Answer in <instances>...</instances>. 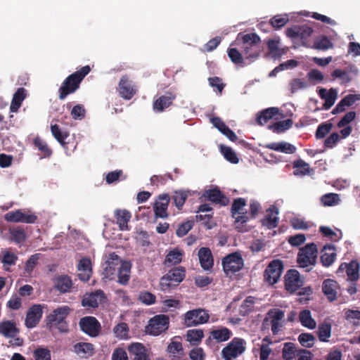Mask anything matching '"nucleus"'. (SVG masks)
<instances>
[{
    "label": "nucleus",
    "instance_id": "f257e3e1",
    "mask_svg": "<svg viewBox=\"0 0 360 360\" xmlns=\"http://www.w3.org/2000/svg\"><path fill=\"white\" fill-rule=\"evenodd\" d=\"M90 71V66L85 65L66 77L58 89V98L63 101L68 95L74 94L79 88L81 82Z\"/></svg>",
    "mask_w": 360,
    "mask_h": 360
},
{
    "label": "nucleus",
    "instance_id": "f03ea898",
    "mask_svg": "<svg viewBox=\"0 0 360 360\" xmlns=\"http://www.w3.org/2000/svg\"><path fill=\"white\" fill-rule=\"evenodd\" d=\"M70 311V308L68 306L59 307L55 309L50 314L46 316L45 322L46 327L50 330L55 328L61 333H68L69 328L66 319Z\"/></svg>",
    "mask_w": 360,
    "mask_h": 360
},
{
    "label": "nucleus",
    "instance_id": "7ed1b4c3",
    "mask_svg": "<svg viewBox=\"0 0 360 360\" xmlns=\"http://www.w3.org/2000/svg\"><path fill=\"white\" fill-rule=\"evenodd\" d=\"M242 49L245 58L253 61L261 53V39L256 33H248L242 36Z\"/></svg>",
    "mask_w": 360,
    "mask_h": 360
},
{
    "label": "nucleus",
    "instance_id": "20e7f679",
    "mask_svg": "<svg viewBox=\"0 0 360 360\" xmlns=\"http://www.w3.org/2000/svg\"><path fill=\"white\" fill-rule=\"evenodd\" d=\"M186 277V269L183 266L174 267L164 275L160 281V287L162 291H169L174 288L184 281Z\"/></svg>",
    "mask_w": 360,
    "mask_h": 360
},
{
    "label": "nucleus",
    "instance_id": "39448f33",
    "mask_svg": "<svg viewBox=\"0 0 360 360\" xmlns=\"http://www.w3.org/2000/svg\"><path fill=\"white\" fill-rule=\"evenodd\" d=\"M284 311L279 309H271L264 319L262 322V328H269L271 326V329L274 335H277L283 327L282 321L284 319Z\"/></svg>",
    "mask_w": 360,
    "mask_h": 360
},
{
    "label": "nucleus",
    "instance_id": "423d86ee",
    "mask_svg": "<svg viewBox=\"0 0 360 360\" xmlns=\"http://www.w3.org/2000/svg\"><path fill=\"white\" fill-rule=\"evenodd\" d=\"M318 250L314 243H308L300 249L297 262L300 267L304 268L314 265L316 262Z\"/></svg>",
    "mask_w": 360,
    "mask_h": 360
},
{
    "label": "nucleus",
    "instance_id": "0eeeda50",
    "mask_svg": "<svg viewBox=\"0 0 360 360\" xmlns=\"http://www.w3.org/2000/svg\"><path fill=\"white\" fill-rule=\"evenodd\" d=\"M246 349V342L241 338H233L221 350L224 360L237 358L244 353Z\"/></svg>",
    "mask_w": 360,
    "mask_h": 360
},
{
    "label": "nucleus",
    "instance_id": "6e6552de",
    "mask_svg": "<svg viewBox=\"0 0 360 360\" xmlns=\"http://www.w3.org/2000/svg\"><path fill=\"white\" fill-rule=\"evenodd\" d=\"M169 324V318L167 315H155L149 320L146 330L149 335L158 336L168 329Z\"/></svg>",
    "mask_w": 360,
    "mask_h": 360
},
{
    "label": "nucleus",
    "instance_id": "1a4fd4ad",
    "mask_svg": "<svg viewBox=\"0 0 360 360\" xmlns=\"http://www.w3.org/2000/svg\"><path fill=\"white\" fill-rule=\"evenodd\" d=\"M223 271L226 276H232L239 271L244 265L243 259L239 252L231 253L222 259Z\"/></svg>",
    "mask_w": 360,
    "mask_h": 360
},
{
    "label": "nucleus",
    "instance_id": "9d476101",
    "mask_svg": "<svg viewBox=\"0 0 360 360\" xmlns=\"http://www.w3.org/2000/svg\"><path fill=\"white\" fill-rule=\"evenodd\" d=\"M247 200L243 198L233 200L231 207V214L235 219V224H244L250 220L247 210L245 209Z\"/></svg>",
    "mask_w": 360,
    "mask_h": 360
},
{
    "label": "nucleus",
    "instance_id": "9b49d317",
    "mask_svg": "<svg viewBox=\"0 0 360 360\" xmlns=\"http://www.w3.org/2000/svg\"><path fill=\"white\" fill-rule=\"evenodd\" d=\"M283 262L280 259L272 260L266 266L264 273V279L269 285H274L281 278L283 271Z\"/></svg>",
    "mask_w": 360,
    "mask_h": 360
},
{
    "label": "nucleus",
    "instance_id": "f8f14e48",
    "mask_svg": "<svg viewBox=\"0 0 360 360\" xmlns=\"http://www.w3.org/2000/svg\"><path fill=\"white\" fill-rule=\"evenodd\" d=\"M210 315L202 309H196L185 314L184 321L188 327L205 323L208 321Z\"/></svg>",
    "mask_w": 360,
    "mask_h": 360
},
{
    "label": "nucleus",
    "instance_id": "ddd939ff",
    "mask_svg": "<svg viewBox=\"0 0 360 360\" xmlns=\"http://www.w3.org/2000/svg\"><path fill=\"white\" fill-rule=\"evenodd\" d=\"M117 91L121 98L130 100L137 94V86L127 75H124L119 82Z\"/></svg>",
    "mask_w": 360,
    "mask_h": 360
},
{
    "label": "nucleus",
    "instance_id": "4468645a",
    "mask_svg": "<svg viewBox=\"0 0 360 360\" xmlns=\"http://www.w3.org/2000/svg\"><path fill=\"white\" fill-rule=\"evenodd\" d=\"M321 290L322 292L330 302L335 301L341 292L340 285L338 282L331 278L323 280Z\"/></svg>",
    "mask_w": 360,
    "mask_h": 360
},
{
    "label": "nucleus",
    "instance_id": "2eb2a0df",
    "mask_svg": "<svg viewBox=\"0 0 360 360\" xmlns=\"http://www.w3.org/2000/svg\"><path fill=\"white\" fill-rule=\"evenodd\" d=\"M284 278L285 288L290 293L295 292L304 284V281L300 278V273L295 269L288 270Z\"/></svg>",
    "mask_w": 360,
    "mask_h": 360
},
{
    "label": "nucleus",
    "instance_id": "dca6fc26",
    "mask_svg": "<svg viewBox=\"0 0 360 360\" xmlns=\"http://www.w3.org/2000/svg\"><path fill=\"white\" fill-rule=\"evenodd\" d=\"M81 330L91 337H96L101 330L99 321L94 316H86L80 319Z\"/></svg>",
    "mask_w": 360,
    "mask_h": 360
},
{
    "label": "nucleus",
    "instance_id": "f3484780",
    "mask_svg": "<svg viewBox=\"0 0 360 360\" xmlns=\"http://www.w3.org/2000/svg\"><path fill=\"white\" fill-rule=\"evenodd\" d=\"M43 315V308L41 304H35L31 306L26 314L25 325L27 328H33L40 321Z\"/></svg>",
    "mask_w": 360,
    "mask_h": 360
},
{
    "label": "nucleus",
    "instance_id": "a211bd4d",
    "mask_svg": "<svg viewBox=\"0 0 360 360\" xmlns=\"http://www.w3.org/2000/svg\"><path fill=\"white\" fill-rule=\"evenodd\" d=\"M233 333L226 327H221L210 331V335L205 340L206 345L211 346L214 342L220 343L226 342L231 338Z\"/></svg>",
    "mask_w": 360,
    "mask_h": 360
},
{
    "label": "nucleus",
    "instance_id": "6ab92c4d",
    "mask_svg": "<svg viewBox=\"0 0 360 360\" xmlns=\"http://www.w3.org/2000/svg\"><path fill=\"white\" fill-rule=\"evenodd\" d=\"M202 197L205 198L208 201L220 206H226L229 203V198L226 196L217 186L205 190L202 194Z\"/></svg>",
    "mask_w": 360,
    "mask_h": 360
},
{
    "label": "nucleus",
    "instance_id": "aec40b11",
    "mask_svg": "<svg viewBox=\"0 0 360 360\" xmlns=\"http://www.w3.org/2000/svg\"><path fill=\"white\" fill-rule=\"evenodd\" d=\"M170 201V198L168 194H162L159 196L153 205V211L155 218H167L169 214L167 212L168 205Z\"/></svg>",
    "mask_w": 360,
    "mask_h": 360
},
{
    "label": "nucleus",
    "instance_id": "412c9836",
    "mask_svg": "<svg viewBox=\"0 0 360 360\" xmlns=\"http://www.w3.org/2000/svg\"><path fill=\"white\" fill-rule=\"evenodd\" d=\"M266 216L260 220L261 224L266 227L268 229H273L278 226L279 218L277 217L278 214V209L272 205L266 210Z\"/></svg>",
    "mask_w": 360,
    "mask_h": 360
},
{
    "label": "nucleus",
    "instance_id": "4be33fe9",
    "mask_svg": "<svg viewBox=\"0 0 360 360\" xmlns=\"http://www.w3.org/2000/svg\"><path fill=\"white\" fill-rule=\"evenodd\" d=\"M52 281L54 288L61 293L69 292L73 285L72 278L68 275L56 276L53 278Z\"/></svg>",
    "mask_w": 360,
    "mask_h": 360
},
{
    "label": "nucleus",
    "instance_id": "5701e85b",
    "mask_svg": "<svg viewBox=\"0 0 360 360\" xmlns=\"http://www.w3.org/2000/svg\"><path fill=\"white\" fill-rule=\"evenodd\" d=\"M176 98V94L172 91H167L164 95L158 98L153 102V109L156 112H162L169 107Z\"/></svg>",
    "mask_w": 360,
    "mask_h": 360
},
{
    "label": "nucleus",
    "instance_id": "b1692460",
    "mask_svg": "<svg viewBox=\"0 0 360 360\" xmlns=\"http://www.w3.org/2000/svg\"><path fill=\"white\" fill-rule=\"evenodd\" d=\"M318 94L321 99L325 101L323 104V109L324 110L330 109L334 105L338 98V91L333 88L329 91L324 88H320L318 91Z\"/></svg>",
    "mask_w": 360,
    "mask_h": 360
},
{
    "label": "nucleus",
    "instance_id": "393cba45",
    "mask_svg": "<svg viewBox=\"0 0 360 360\" xmlns=\"http://www.w3.org/2000/svg\"><path fill=\"white\" fill-rule=\"evenodd\" d=\"M20 329L13 320H6L0 322V334L4 337L15 338L18 335Z\"/></svg>",
    "mask_w": 360,
    "mask_h": 360
},
{
    "label": "nucleus",
    "instance_id": "a878e982",
    "mask_svg": "<svg viewBox=\"0 0 360 360\" xmlns=\"http://www.w3.org/2000/svg\"><path fill=\"white\" fill-rule=\"evenodd\" d=\"M128 351L134 356V360H150L146 347L139 342L132 343L128 346Z\"/></svg>",
    "mask_w": 360,
    "mask_h": 360
},
{
    "label": "nucleus",
    "instance_id": "bb28decb",
    "mask_svg": "<svg viewBox=\"0 0 360 360\" xmlns=\"http://www.w3.org/2000/svg\"><path fill=\"white\" fill-rule=\"evenodd\" d=\"M336 258L335 248L333 245H324L320 257L323 266L328 267L335 262Z\"/></svg>",
    "mask_w": 360,
    "mask_h": 360
},
{
    "label": "nucleus",
    "instance_id": "cd10ccee",
    "mask_svg": "<svg viewBox=\"0 0 360 360\" xmlns=\"http://www.w3.org/2000/svg\"><path fill=\"white\" fill-rule=\"evenodd\" d=\"M198 257L200 266L203 269L209 270L213 266V257L208 248H201L198 251Z\"/></svg>",
    "mask_w": 360,
    "mask_h": 360
},
{
    "label": "nucleus",
    "instance_id": "c85d7f7f",
    "mask_svg": "<svg viewBox=\"0 0 360 360\" xmlns=\"http://www.w3.org/2000/svg\"><path fill=\"white\" fill-rule=\"evenodd\" d=\"M73 352L82 358H86L93 355L94 346L89 342H78L74 345Z\"/></svg>",
    "mask_w": 360,
    "mask_h": 360
},
{
    "label": "nucleus",
    "instance_id": "c756f323",
    "mask_svg": "<svg viewBox=\"0 0 360 360\" xmlns=\"http://www.w3.org/2000/svg\"><path fill=\"white\" fill-rule=\"evenodd\" d=\"M103 298H105L104 292L101 290H96L84 297L82 301V304L84 307L96 308L98 307V299L101 302Z\"/></svg>",
    "mask_w": 360,
    "mask_h": 360
},
{
    "label": "nucleus",
    "instance_id": "7c9ffc66",
    "mask_svg": "<svg viewBox=\"0 0 360 360\" xmlns=\"http://www.w3.org/2000/svg\"><path fill=\"white\" fill-rule=\"evenodd\" d=\"M26 90L23 87L18 88L13 94L10 105V110L13 112H16L20 108L22 101L26 98Z\"/></svg>",
    "mask_w": 360,
    "mask_h": 360
},
{
    "label": "nucleus",
    "instance_id": "2f4dec72",
    "mask_svg": "<svg viewBox=\"0 0 360 360\" xmlns=\"http://www.w3.org/2000/svg\"><path fill=\"white\" fill-rule=\"evenodd\" d=\"M115 215L120 229L129 230L128 222L131 217V213L126 210H116Z\"/></svg>",
    "mask_w": 360,
    "mask_h": 360
},
{
    "label": "nucleus",
    "instance_id": "473e14b6",
    "mask_svg": "<svg viewBox=\"0 0 360 360\" xmlns=\"http://www.w3.org/2000/svg\"><path fill=\"white\" fill-rule=\"evenodd\" d=\"M357 99L356 94L347 95L333 108L332 114L335 115L344 112L347 106H351Z\"/></svg>",
    "mask_w": 360,
    "mask_h": 360
},
{
    "label": "nucleus",
    "instance_id": "72a5a7b5",
    "mask_svg": "<svg viewBox=\"0 0 360 360\" xmlns=\"http://www.w3.org/2000/svg\"><path fill=\"white\" fill-rule=\"evenodd\" d=\"M265 147L271 150L282 152L287 154H292L296 150V148L295 146L284 141L279 143L274 142L268 143L265 145Z\"/></svg>",
    "mask_w": 360,
    "mask_h": 360
},
{
    "label": "nucleus",
    "instance_id": "f704fd0d",
    "mask_svg": "<svg viewBox=\"0 0 360 360\" xmlns=\"http://www.w3.org/2000/svg\"><path fill=\"white\" fill-rule=\"evenodd\" d=\"M131 264L129 262H122L118 269V283L126 285L130 277Z\"/></svg>",
    "mask_w": 360,
    "mask_h": 360
},
{
    "label": "nucleus",
    "instance_id": "c9c22d12",
    "mask_svg": "<svg viewBox=\"0 0 360 360\" xmlns=\"http://www.w3.org/2000/svg\"><path fill=\"white\" fill-rule=\"evenodd\" d=\"M279 113L278 108H269L261 111L257 117V123L260 125H264L267 123L269 120L273 118L274 116Z\"/></svg>",
    "mask_w": 360,
    "mask_h": 360
},
{
    "label": "nucleus",
    "instance_id": "e433bc0d",
    "mask_svg": "<svg viewBox=\"0 0 360 360\" xmlns=\"http://www.w3.org/2000/svg\"><path fill=\"white\" fill-rule=\"evenodd\" d=\"M298 349L294 343L288 342L284 343L282 349V358L283 360H296Z\"/></svg>",
    "mask_w": 360,
    "mask_h": 360
},
{
    "label": "nucleus",
    "instance_id": "4c0bfd02",
    "mask_svg": "<svg viewBox=\"0 0 360 360\" xmlns=\"http://www.w3.org/2000/svg\"><path fill=\"white\" fill-rule=\"evenodd\" d=\"M299 321L303 326L309 329H314L316 326V321L311 317V311L308 309L300 312Z\"/></svg>",
    "mask_w": 360,
    "mask_h": 360
},
{
    "label": "nucleus",
    "instance_id": "58836bf2",
    "mask_svg": "<svg viewBox=\"0 0 360 360\" xmlns=\"http://www.w3.org/2000/svg\"><path fill=\"white\" fill-rule=\"evenodd\" d=\"M332 326L330 323L323 322L318 326L317 335L321 342H328L331 336Z\"/></svg>",
    "mask_w": 360,
    "mask_h": 360
},
{
    "label": "nucleus",
    "instance_id": "ea45409f",
    "mask_svg": "<svg viewBox=\"0 0 360 360\" xmlns=\"http://www.w3.org/2000/svg\"><path fill=\"white\" fill-rule=\"evenodd\" d=\"M203 336V330L201 329L188 330L186 335V340L193 346H198L201 342Z\"/></svg>",
    "mask_w": 360,
    "mask_h": 360
},
{
    "label": "nucleus",
    "instance_id": "a19ab883",
    "mask_svg": "<svg viewBox=\"0 0 360 360\" xmlns=\"http://www.w3.org/2000/svg\"><path fill=\"white\" fill-rule=\"evenodd\" d=\"M256 298L252 296L247 297L243 302L239 309V314L241 316H247L254 309Z\"/></svg>",
    "mask_w": 360,
    "mask_h": 360
},
{
    "label": "nucleus",
    "instance_id": "79ce46f5",
    "mask_svg": "<svg viewBox=\"0 0 360 360\" xmlns=\"http://www.w3.org/2000/svg\"><path fill=\"white\" fill-rule=\"evenodd\" d=\"M346 273L349 280L357 281L359 277V263L357 260H352L347 264Z\"/></svg>",
    "mask_w": 360,
    "mask_h": 360
},
{
    "label": "nucleus",
    "instance_id": "37998d69",
    "mask_svg": "<svg viewBox=\"0 0 360 360\" xmlns=\"http://www.w3.org/2000/svg\"><path fill=\"white\" fill-rule=\"evenodd\" d=\"M333 46V44L328 37L321 36L314 41L312 48L317 50H328Z\"/></svg>",
    "mask_w": 360,
    "mask_h": 360
},
{
    "label": "nucleus",
    "instance_id": "c03bdc74",
    "mask_svg": "<svg viewBox=\"0 0 360 360\" xmlns=\"http://www.w3.org/2000/svg\"><path fill=\"white\" fill-rule=\"evenodd\" d=\"M293 122L291 119L276 122L269 127L276 133H282L292 127Z\"/></svg>",
    "mask_w": 360,
    "mask_h": 360
},
{
    "label": "nucleus",
    "instance_id": "a18cd8bd",
    "mask_svg": "<svg viewBox=\"0 0 360 360\" xmlns=\"http://www.w3.org/2000/svg\"><path fill=\"white\" fill-rule=\"evenodd\" d=\"M293 168L295 169L293 174L295 176L306 175L309 172V165L302 160H295L293 162Z\"/></svg>",
    "mask_w": 360,
    "mask_h": 360
},
{
    "label": "nucleus",
    "instance_id": "49530a36",
    "mask_svg": "<svg viewBox=\"0 0 360 360\" xmlns=\"http://www.w3.org/2000/svg\"><path fill=\"white\" fill-rule=\"evenodd\" d=\"M51 131L53 137L63 146L65 144V140L68 137L69 134L62 131L56 124L51 125Z\"/></svg>",
    "mask_w": 360,
    "mask_h": 360
},
{
    "label": "nucleus",
    "instance_id": "de8ad7c7",
    "mask_svg": "<svg viewBox=\"0 0 360 360\" xmlns=\"http://www.w3.org/2000/svg\"><path fill=\"white\" fill-rule=\"evenodd\" d=\"M220 150L225 159L231 163L237 164L239 162V159L237 157L236 153L231 148L221 145L220 146Z\"/></svg>",
    "mask_w": 360,
    "mask_h": 360
},
{
    "label": "nucleus",
    "instance_id": "09e8293b",
    "mask_svg": "<svg viewBox=\"0 0 360 360\" xmlns=\"http://www.w3.org/2000/svg\"><path fill=\"white\" fill-rule=\"evenodd\" d=\"M316 338L314 335L308 333H301L298 336V341L302 347L311 348L314 346Z\"/></svg>",
    "mask_w": 360,
    "mask_h": 360
},
{
    "label": "nucleus",
    "instance_id": "8fccbe9b",
    "mask_svg": "<svg viewBox=\"0 0 360 360\" xmlns=\"http://www.w3.org/2000/svg\"><path fill=\"white\" fill-rule=\"evenodd\" d=\"M10 234L12 239L16 243H20L25 240L26 234L25 229L21 226H18L16 228L10 229Z\"/></svg>",
    "mask_w": 360,
    "mask_h": 360
},
{
    "label": "nucleus",
    "instance_id": "3c124183",
    "mask_svg": "<svg viewBox=\"0 0 360 360\" xmlns=\"http://www.w3.org/2000/svg\"><path fill=\"white\" fill-rule=\"evenodd\" d=\"M197 221H202L203 226L207 229H212L216 226V223L213 220V213L208 214H197L195 215Z\"/></svg>",
    "mask_w": 360,
    "mask_h": 360
},
{
    "label": "nucleus",
    "instance_id": "603ef678",
    "mask_svg": "<svg viewBox=\"0 0 360 360\" xmlns=\"http://www.w3.org/2000/svg\"><path fill=\"white\" fill-rule=\"evenodd\" d=\"M120 263L122 262L120 257L117 255H116L115 252L109 254L106 261L105 271L112 274V271L115 270V266L120 264Z\"/></svg>",
    "mask_w": 360,
    "mask_h": 360
},
{
    "label": "nucleus",
    "instance_id": "864d4df0",
    "mask_svg": "<svg viewBox=\"0 0 360 360\" xmlns=\"http://www.w3.org/2000/svg\"><path fill=\"white\" fill-rule=\"evenodd\" d=\"M182 253L180 250L176 249L170 251L166 256L165 263L166 264H176L181 262Z\"/></svg>",
    "mask_w": 360,
    "mask_h": 360
},
{
    "label": "nucleus",
    "instance_id": "5fc2aeb1",
    "mask_svg": "<svg viewBox=\"0 0 360 360\" xmlns=\"http://www.w3.org/2000/svg\"><path fill=\"white\" fill-rule=\"evenodd\" d=\"M188 198V192L184 191H175L172 195V199L176 207L181 210Z\"/></svg>",
    "mask_w": 360,
    "mask_h": 360
},
{
    "label": "nucleus",
    "instance_id": "6e6d98bb",
    "mask_svg": "<svg viewBox=\"0 0 360 360\" xmlns=\"http://www.w3.org/2000/svg\"><path fill=\"white\" fill-rule=\"evenodd\" d=\"M267 48L270 53L274 58H279L282 55V52L279 49V39H269L267 41Z\"/></svg>",
    "mask_w": 360,
    "mask_h": 360
},
{
    "label": "nucleus",
    "instance_id": "4d7b16f0",
    "mask_svg": "<svg viewBox=\"0 0 360 360\" xmlns=\"http://www.w3.org/2000/svg\"><path fill=\"white\" fill-rule=\"evenodd\" d=\"M288 22V18L287 15H275L270 19V25L275 29L278 30L284 27Z\"/></svg>",
    "mask_w": 360,
    "mask_h": 360
},
{
    "label": "nucleus",
    "instance_id": "13d9d810",
    "mask_svg": "<svg viewBox=\"0 0 360 360\" xmlns=\"http://www.w3.org/2000/svg\"><path fill=\"white\" fill-rule=\"evenodd\" d=\"M33 143L34 145L39 149V150L44 153V157H49L51 155V150L49 148L46 143L41 138L36 137L34 139Z\"/></svg>",
    "mask_w": 360,
    "mask_h": 360
},
{
    "label": "nucleus",
    "instance_id": "bf43d9fd",
    "mask_svg": "<svg viewBox=\"0 0 360 360\" xmlns=\"http://www.w3.org/2000/svg\"><path fill=\"white\" fill-rule=\"evenodd\" d=\"M115 336L119 338L126 339L128 338L129 328L126 323H118L114 328Z\"/></svg>",
    "mask_w": 360,
    "mask_h": 360
},
{
    "label": "nucleus",
    "instance_id": "052dcab7",
    "mask_svg": "<svg viewBox=\"0 0 360 360\" xmlns=\"http://www.w3.org/2000/svg\"><path fill=\"white\" fill-rule=\"evenodd\" d=\"M227 53L232 63L235 64H242L243 63V57L236 48L228 49Z\"/></svg>",
    "mask_w": 360,
    "mask_h": 360
},
{
    "label": "nucleus",
    "instance_id": "680f3d73",
    "mask_svg": "<svg viewBox=\"0 0 360 360\" xmlns=\"http://www.w3.org/2000/svg\"><path fill=\"white\" fill-rule=\"evenodd\" d=\"M34 360H51V352L47 348H37L33 352Z\"/></svg>",
    "mask_w": 360,
    "mask_h": 360
},
{
    "label": "nucleus",
    "instance_id": "e2e57ef3",
    "mask_svg": "<svg viewBox=\"0 0 360 360\" xmlns=\"http://www.w3.org/2000/svg\"><path fill=\"white\" fill-rule=\"evenodd\" d=\"M194 224V221H187L179 225L176 234L178 237H183L186 236L188 232L193 228Z\"/></svg>",
    "mask_w": 360,
    "mask_h": 360
},
{
    "label": "nucleus",
    "instance_id": "0e129e2a",
    "mask_svg": "<svg viewBox=\"0 0 360 360\" xmlns=\"http://www.w3.org/2000/svg\"><path fill=\"white\" fill-rule=\"evenodd\" d=\"M333 124L331 123H323L320 124L316 131V139L324 138L332 129Z\"/></svg>",
    "mask_w": 360,
    "mask_h": 360
},
{
    "label": "nucleus",
    "instance_id": "69168bd1",
    "mask_svg": "<svg viewBox=\"0 0 360 360\" xmlns=\"http://www.w3.org/2000/svg\"><path fill=\"white\" fill-rule=\"evenodd\" d=\"M339 196L336 193H328L321 197V202L326 206H333L338 204Z\"/></svg>",
    "mask_w": 360,
    "mask_h": 360
},
{
    "label": "nucleus",
    "instance_id": "338daca9",
    "mask_svg": "<svg viewBox=\"0 0 360 360\" xmlns=\"http://www.w3.org/2000/svg\"><path fill=\"white\" fill-rule=\"evenodd\" d=\"M85 113L86 110L84 105L77 104L72 108L70 115L75 120H82L85 117Z\"/></svg>",
    "mask_w": 360,
    "mask_h": 360
},
{
    "label": "nucleus",
    "instance_id": "774afa93",
    "mask_svg": "<svg viewBox=\"0 0 360 360\" xmlns=\"http://www.w3.org/2000/svg\"><path fill=\"white\" fill-rule=\"evenodd\" d=\"M22 210L8 212L4 215V219L8 222H21Z\"/></svg>",
    "mask_w": 360,
    "mask_h": 360
}]
</instances>
